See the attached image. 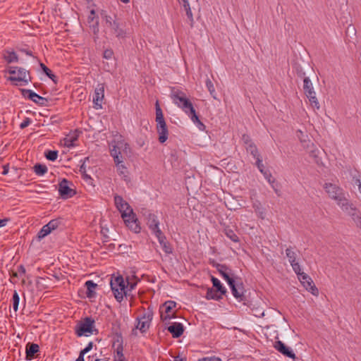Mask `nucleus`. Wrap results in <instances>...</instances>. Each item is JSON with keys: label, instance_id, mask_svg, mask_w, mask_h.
Wrapping results in <instances>:
<instances>
[{"label": "nucleus", "instance_id": "nucleus-1", "mask_svg": "<svg viewBox=\"0 0 361 361\" xmlns=\"http://www.w3.org/2000/svg\"><path fill=\"white\" fill-rule=\"evenodd\" d=\"M117 208L126 226L135 233H139L141 231V228L136 217V214L133 212V209L130 204H117Z\"/></svg>", "mask_w": 361, "mask_h": 361}, {"label": "nucleus", "instance_id": "nucleus-2", "mask_svg": "<svg viewBox=\"0 0 361 361\" xmlns=\"http://www.w3.org/2000/svg\"><path fill=\"white\" fill-rule=\"evenodd\" d=\"M101 16L104 20V31L106 35H114L116 37L121 38L126 36V32L117 19L108 16L106 11H102Z\"/></svg>", "mask_w": 361, "mask_h": 361}, {"label": "nucleus", "instance_id": "nucleus-3", "mask_svg": "<svg viewBox=\"0 0 361 361\" xmlns=\"http://www.w3.org/2000/svg\"><path fill=\"white\" fill-rule=\"evenodd\" d=\"M128 144L121 137L111 142L110 145V154L114 159V164H120L124 161L128 154Z\"/></svg>", "mask_w": 361, "mask_h": 361}, {"label": "nucleus", "instance_id": "nucleus-4", "mask_svg": "<svg viewBox=\"0 0 361 361\" xmlns=\"http://www.w3.org/2000/svg\"><path fill=\"white\" fill-rule=\"evenodd\" d=\"M110 286L114 298L118 302L123 300L127 295L128 286L126 282L121 276H114L111 279Z\"/></svg>", "mask_w": 361, "mask_h": 361}, {"label": "nucleus", "instance_id": "nucleus-5", "mask_svg": "<svg viewBox=\"0 0 361 361\" xmlns=\"http://www.w3.org/2000/svg\"><path fill=\"white\" fill-rule=\"evenodd\" d=\"M155 107L157 130L159 134V141L161 143H164L168 139L169 130L164 118L162 110L159 106L158 101L156 102Z\"/></svg>", "mask_w": 361, "mask_h": 361}, {"label": "nucleus", "instance_id": "nucleus-6", "mask_svg": "<svg viewBox=\"0 0 361 361\" xmlns=\"http://www.w3.org/2000/svg\"><path fill=\"white\" fill-rule=\"evenodd\" d=\"M145 215V219L147 221V224L148 225L149 229L152 231V233L155 235L157 238L159 243H164V240L165 236L162 233L159 227V221L157 216L152 213H147Z\"/></svg>", "mask_w": 361, "mask_h": 361}, {"label": "nucleus", "instance_id": "nucleus-7", "mask_svg": "<svg viewBox=\"0 0 361 361\" xmlns=\"http://www.w3.org/2000/svg\"><path fill=\"white\" fill-rule=\"evenodd\" d=\"M176 303L174 301L169 300L165 302L159 308L160 317L162 322H169L175 317V307Z\"/></svg>", "mask_w": 361, "mask_h": 361}, {"label": "nucleus", "instance_id": "nucleus-8", "mask_svg": "<svg viewBox=\"0 0 361 361\" xmlns=\"http://www.w3.org/2000/svg\"><path fill=\"white\" fill-rule=\"evenodd\" d=\"M186 114L189 116L192 121L197 124L200 129L204 127V124L200 121L196 111L193 107L192 102L188 99H185L179 106Z\"/></svg>", "mask_w": 361, "mask_h": 361}, {"label": "nucleus", "instance_id": "nucleus-9", "mask_svg": "<svg viewBox=\"0 0 361 361\" xmlns=\"http://www.w3.org/2000/svg\"><path fill=\"white\" fill-rule=\"evenodd\" d=\"M296 274L298 275V279L303 287L313 295L317 296L319 290L315 286L312 279L307 274L302 271V270L299 271V274Z\"/></svg>", "mask_w": 361, "mask_h": 361}, {"label": "nucleus", "instance_id": "nucleus-10", "mask_svg": "<svg viewBox=\"0 0 361 361\" xmlns=\"http://www.w3.org/2000/svg\"><path fill=\"white\" fill-rule=\"evenodd\" d=\"M8 72L11 75L9 78L11 81L23 82L27 83L28 82V74L27 71L22 68L18 67H9Z\"/></svg>", "mask_w": 361, "mask_h": 361}, {"label": "nucleus", "instance_id": "nucleus-11", "mask_svg": "<svg viewBox=\"0 0 361 361\" xmlns=\"http://www.w3.org/2000/svg\"><path fill=\"white\" fill-rule=\"evenodd\" d=\"M94 321L90 318H86L80 323L76 329V334L78 336H89L92 334L94 331Z\"/></svg>", "mask_w": 361, "mask_h": 361}, {"label": "nucleus", "instance_id": "nucleus-12", "mask_svg": "<svg viewBox=\"0 0 361 361\" xmlns=\"http://www.w3.org/2000/svg\"><path fill=\"white\" fill-rule=\"evenodd\" d=\"M325 190L329 196L334 200L341 202L345 199L343 190L335 184L326 183Z\"/></svg>", "mask_w": 361, "mask_h": 361}, {"label": "nucleus", "instance_id": "nucleus-13", "mask_svg": "<svg viewBox=\"0 0 361 361\" xmlns=\"http://www.w3.org/2000/svg\"><path fill=\"white\" fill-rule=\"evenodd\" d=\"M152 319V312L148 310L140 317L137 318L136 328L141 332H145L149 328Z\"/></svg>", "mask_w": 361, "mask_h": 361}, {"label": "nucleus", "instance_id": "nucleus-14", "mask_svg": "<svg viewBox=\"0 0 361 361\" xmlns=\"http://www.w3.org/2000/svg\"><path fill=\"white\" fill-rule=\"evenodd\" d=\"M286 255L294 272L299 274V271H300L302 269L300 264L297 262L298 255L296 252L291 247H289L286 250Z\"/></svg>", "mask_w": 361, "mask_h": 361}, {"label": "nucleus", "instance_id": "nucleus-15", "mask_svg": "<svg viewBox=\"0 0 361 361\" xmlns=\"http://www.w3.org/2000/svg\"><path fill=\"white\" fill-rule=\"evenodd\" d=\"M343 210L350 216L355 225L361 230V214L355 208L353 207V204H344Z\"/></svg>", "mask_w": 361, "mask_h": 361}, {"label": "nucleus", "instance_id": "nucleus-16", "mask_svg": "<svg viewBox=\"0 0 361 361\" xmlns=\"http://www.w3.org/2000/svg\"><path fill=\"white\" fill-rule=\"evenodd\" d=\"M104 98V84H99L94 90V94L93 97V102L95 105V109H102V101Z\"/></svg>", "mask_w": 361, "mask_h": 361}, {"label": "nucleus", "instance_id": "nucleus-17", "mask_svg": "<svg viewBox=\"0 0 361 361\" xmlns=\"http://www.w3.org/2000/svg\"><path fill=\"white\" fill-rule=\"evenodd\" d=\"M59 191L63 199L73 197L75 192L68 186V182L63 179L59 185Z\"/></svg>", "mask_w": 361, "mask_h": 361}, {"label": "nucleus", "instance_id": "nucleus-18", "mask_svg": "<svg viewBox=\"0 0 361 361\" xmlns=\"http://www.w3.org/2000/svg\"><path fill=\"white\" fill-rule=\"evenodd\" d=\"M23 94L25 97H28L35 103L44 106L46 104L47 99L44 98L30 90H23Z\"/></svg>", "mask_w": 361, "mask_h": 361}, {"label": "nucleus", "instance_id": "nucleus-19", "mask_svg": "<svg viewBox=\"0 0 361 361\" xmlns=\"http://www.w3.org/2000/svg\"><path fill=\"white\" fill-rule=\"evenodd\" d=\"M217 269L228 285H231V283L235 281L231 269H229L227 267L219 264L217 266Z\"/></svg>", "mask_w": 361, "mask_h": 361}, {"label": "nucleus", "instance_id": "nucleus-20", "mask_svg": "<svg viewBox=\"0 0 361 361\" xmlns=\"http://www.w3.org/2000/svg\"><path fill=\"white\" fill-rule=\"evenodd\" d=\"M171 98L173 100V102L178 107L183 102H185V99H188L183 92L175 89H173L171 91Z\"/></svg>", "mask_w": 361, "mask_h": 361}, {"label": "nucleus", "instance_id": "nucleus-21", "mask_svg": "<svg viewBox=\"0 0 361 361\" xmlns=\"http://www.w3.org/2000/svg\"><path fill=\"white\" fill-rule=\"evenodd\" d=\"M256 165L259 171L264 175V178L271 185L272 188H275L274 185L275 183V178H273L269 171L264 169L262 159H258V161H256Z\"/></svg>", "mask_w": 361, "mask_h": 361}, {"label": "nucleus", "instance_id": "nucleus-22", "mask_svg": "<svg viewBox=\"0 0 361 361\" xmlns=\"http://www.w3.org/2000/svg\"><path fill=\"white\" fill-rule=\"evenodd\" d=\"M274 347L275 348L276 350H277L279 352H280L283 355H284L288 357H290V358L295 357V354L293 353V352L292 350H290L289 349V348L286 346V345L282 341H276L274 345Z\"/></svg>", "mask_w": 361, "mask_h": 361}, {"label": "nucleus", "instance_id": "nucleus-23", "mask_svg": "<svg viewBox=\"0 0 361 361\" xmlns=\"http://www.w3.org/2000/svg\"><path fill=\"white\" fill-rule=\"evenodd\" d=\"M167 330L172 334L173 338H178L183 334L184 328L182 324L174 322L167 327Z\"/></svg>", "mask_w": 361, "mask_h": 361}, {"label": "nucleus", "instance_id": "nucleus-24", "mask_svg": "<svg viewBox=\"0 0 361 361\" xmlns=\"http://www.w3.org/2000/svg\"><path fill=\"white\" fill-rule=\"evenodd\" d=\"M230 288H231L232 294L233 296L240 300H242L243 298V288L239 285H236L235 283V281L231 283V285H229Z\"/></svg>", "mask_w": 361, "mask_h": 361}, {"label": "nucleus", "instance_id": "nucleus-25", "mask_svg": "<svg viewBox=\"0 0 361 361\" xmlns=\"http://www.w3.org/2000/svg\"><path fill=\"white\" fill-rule=\"evenodd\" d=\"M85 287L87 288V297L88 298H92L96 295V288L97 285L94 283L92 281H87L85 282Z\"/></svg>", "mask_w": 361, "mask_h": 361}, {"label": "nucleus", "instance_id": "nucleus-26", "mask_svg": "<svg viewBox=\"0 0 361 361\" xmlns=\"http://www.w3.org/2000/svg\"><path fill=\"white\" fill-rule=\"evenodd\" d=\"M303 90L306 96L315 93L313 85L308 77H305L303 80Z\"/></svg>", "mask_w": 361, "mask_h": 361}, {"label": "nucleus", "instance_id": "nucleus-27", "mask_svg": "<svg viewBox=\"0 0 361 361\" xmlns=\"http://www.w3.org/2000/svg\"><path fill=\"white\" fill-rule=\"evenodd\" d=\"M4 59L8 63L18 62V57L16 52L6 50L4 52Z\"/></svg>", "mask_w": 361, "mask_h": 361}, {"label": "nucleus", "instance_id": "nucleus-28", "mask_svg": "<svg viewBox=\"0 0 361 361\" xmlns=\"http://www.w3.org/2000/svg\"><path fill=\"white\" fill-rule=\"evenodd\" d=\"M305 147H306L307 149H309L310 156L313 157L314 159L315 162L318 163V150L315 148L313 143H311L310 142H308V143L306 145H304Z\"/></svg>", "mask_w": 361, "mask_h": 361}, {"label": "nucleus", "instance_id": "nucleus-29", "mask_svg": "<svg viewBox=\"0 0 361 361\" xmlns=\"http://www.w3.org/2000/svg\"><path fill=\"white\" fill-rule=\"evenodd\" d=\"M223 295H220L219 291L217 290H214L212 288H209L207 292L206 298L208 300H219L221 298Z\"/></svg>", "mask_w": 361, "mask_h": 361}, {"label": "nucleus", "instance_id": "nucleus-30", "mask_svg": "<svg viewBox=\"0 0 361 361\" xmlns=\"http://www.w3.org/2000/svg\"><path fill=\"white\" fill-rule=\"evenodd\" d=\"M306 97L308 98L311 106L314 110H319L320 109L319 102L316 97V92L313 93L312 94H309Z\"/></svg>", "mask_w": 361, "mask_h": 361}, {"label": "nucleus", "instance_id": "nucleus-31", "mask_svg": "<svg viewBox=\"0 0 361 361\" xmlns=\"http://www.w3.org/2000/svg\"><path fill=\"white\" fill-rule=\"evenodd\" d=\"M212 281L213 283V286L216 288V290L219 291L220 295H224L226 293V288L222 286L221 283L218 279L212 276Z\"/></svg>", "mask_w": 361, "mask_h": 361}, {"label": "nucleus", "instance_id": "nucleus-32", "mask_svg": "<svg viewBox=\"0 0 361 361\" xmlns=\"http://www.w3.org/2000/svg\"><path fill=\"white\" fill-rule=\"evenodd\" d=\"M115 166L118 174L123 176V177L126 179V178L128 176V171L127 167L124 164V161L120 164L115 163Z\"/></svg>", "mask_w": 361, "mask_h": 361}, {"label": "nucleus", "instance_id": "nucleus-33", "mask_svg": "<svg viewBox=\"0 0 361 361\" xmlns=\"http://www.w3.org/2000/svg\"><path fill=\"white\" fill-rule=\"evenodd\" d=\"M246 150L250 152L255 159H256V161H258V159H261L258 149L256 145L252 142L250 144V145L245 146Z\"/></svg>", "mask_w": 361, "mask_h": 361}, {"label": "nucleus", "instance_id": "nucleus-34", "mask_svg": "<svg viewBox=\"0 0 361 361\" xmlns=\"http://www.w3.org/2000/svg\"><path fill=\"white\" fill-rule=\"evenodd\" d=\"M123 346L121 344H118L116 350V353L114 355V361H126L123 354Z\"/></svg>", "mask_w": 361, "mask_h": 361}, {"label": "nucleus", "instance_id": "nucleus-35", "mask_svg": "<svg viewBox=\"0 0 361 361\" xmlns=\"http://www.w3.org/2000/svg\"><path fill=\"white\" fill-rule=\"evenodd\" d=\"M183 7H184V9L186 13V16H188V18L189 19V20L190 22V25H192V24L194 23V20H193V16H192V13L190 7L189 2L188 0H183Z\"/></svg>", "mask_w": 361, "mask_h": 361}, {"label": "nucleus", "instance_id": "nucleus-36", "mask_svg": "<svg viewBox=\"0 0 361 361\" xmlns=\"http://www.w3.org/2000/svg\"><path fill=\"white\" fill-rule=\"evenodd\" d=\"M78 135H68L63 139V145L67 147H71L74 146V142L77 140Z\"/></svg>", "mask_w": 361, "mask_h": 361}, {"label": "nucleus", "instance_id": "nucleus-37", "mask_svg": "<svg viewBox=\"0 0 361 361\" xmlns=\"http://www.w3.org/2000/svg\"><path fill=\"white\" fill-rule=\"evenodd\" d=\"M34 171L38 176H43L47 171V167L44 164H37L34 166Z\"/></svg>", "mask_w": 361, "mask_h": 361}, {"label": "nucleus", "instance_id": "nucleus-38", "mask_svg": "<svg viewBox=\"0 0 361 361\" xmlns=\"http://www.w3.org/2000/svg\"><path fill=\"white\" fill-rule=\"evenodd\" d=\"M51 231H52L51 230L50 227L47 224L41 228V230L38 233V238H43L46 237L47 235H49Z\"/></svg>", "mask_w": 361, "mask_h": 361}, {"label": "nucleus", "instance_id": "nucleus-39", "mask_svg": "<svg viewBox=\"0 0 361 361\" xmlns=\"http://www.w3.org/2000/svg\"><path fill=\"white\" fill-rule=\"evenodd\" d=\"M39 350V346L37 344H31L29 347L26 348L27 355L29 357H32Z\"/></svg>", "mask_w": 361, "mask_h": 361}, {"label": "nucleus", "instance_id": "nucleus-40", "mask_svg": "<svg viewBox=\"0 0 361 361\" xmlns=\"http://www.w3.org/2000/svg\"><path fill=\"white\" fill-rule=\"evenodd\" d=\"M225 234L228 238H229L232 241L236 243L238 242L239 238L238 235L235 233V232L229 228L225 229Z\"/></svg>", "mask_w": 361, "mask_h": 361}, {"label": "nucleus", "instance_id": "nucleus-41", "mask_svg": "<svg viewBox=\"0 0 361 361\" xmlns=\"http://www.w3.org/2000/svg\"><path fill=\"white\" fill-rule=\"evenodd\" d=\"M12 300H13V308L15 312H17L18 309L20 298L16 291H14Z\"/></svg>", "mask_w": 361, "mask_h": 361}, {"label": "nucleus", "instance_id": "nucleus-42", "mask_svg": "<svg viewBox=\"0 0 361 361\" xmlns=\"http://www.w3.org/2000/svg\"><path fill=\"white\" fill-rule=\"evenodd\" d=\"M45 157L50 161H55L58 157V152L49 150L45 154Z\"/></svg>", "mask_w": 361, "mask_h": 361}, {"label": "nucleus", "instance_id": "nucleus-43", "mask_svg": "<svg viewBox=\"0 0 361 361\" xmlns=\"http://www.w3.org/2000/svg\"><path fill=\"white\" fill-rule=\"evenodd\" d=\"M40 66L44 73L51 80H54L55 75L51 73V70L48 68L44 64L40 63Z\"/></svg>", "mask_w": 361, "mask_h": 361}, {"label": "nucleus", "instance_id": "nucleus-44", "mask_svg": "<svg viewBox=\"0 0 361 361\" xmlns=\"http://www.w3.org/2000/svg\"><path fill=\"white\" fill-rule=\"evenodd\" d=\"M47 224L50 227L51 231H54L59 227L60 224V221L59 219H53L50 221Z\"/></svg>", "mask_w": 361, "mask_h": 361}, {"label": "nucleus", "instance_id": "nucleus-45", "mask_svg": "<svg viewBox=\"0 0 361 361\" xmlns=\"http://www.w3.org/2000/svg\"><path fill=\"white\" fill-rule=\"evenodd\" d=\"M296 135L298 137V139L300 140V142L303 144V146L305 145V144L307 142V140L305 138V136L304 135V133L302 130H298L296 132Z\"/></svg>", "mask_w": 361, "mask_h": 361}, {"label": "nucleus", "instance_id": "nucleus-46", "mask_svg": "<svg viewBox=\"0 0 361 361\" xmlns=\"http://www.w3.org/2000/svg\"><path fill=\"white\" fill-rule=\"evenodd\" d=\"M197 361H222L219 357L210 356L199 359Z\"/></svg>", "mask_w": 361, "mask_h": 361}, {"label": "nucleus", "instance_id": "nucleus-47", "mask_svg": "<svg viewBox=\"0 0 361 361\" xmlns=\"http://www.w3.org/2000/svg\"><path fill=\"white\" fill-rule=\"evenodd\" d=\"M206 86H207L208 90L209 91L210 94H213V93H214V92H215V89H214L213 82L209 79L207 80Z\"/></svg>", "mask_w": 361, "mask_h": 361}, {"label": "nucleus", "instance_id": "nucleus-48", "mask_svg": "<svg viewBox=\"0 0 361 361\" xmlns=\"http://www.w3.org/2000/svg\"><path fill=\"white\" fill-rule=\"evenodd\" d=\"M114 55V52L111 49H106L104 51L103 56L106 59H112Z\"/></svg>", "mask_w": 361, "mask_h": 361}, {"label": "nucleus", "instance_id": "nucleus-49", "mask_svg": "<svg viewBox=\"0 0 361 361\" xmlns=\"http://www.w3.org/2000/svg\"><path fill=\"white\" fill-rule=\"evenodd\" d=\"M242 140H243V143L245 145V146L250 145V144L252 143L250 137L247 135H245V134L243 135Z\"/></svg>", "mask_w": 361, "mask_h": 361}, {"label": "nucleus", "instance_id": "nucleus-50", "mask_svg": "<svg viewBox=\"0 0 361 361\" xmlns=\"http://www.w3.org/2000/svg\"><path fill=\"white\" fill-rule=\"evenodd\" d=\"M18 274H19V277L20 278H22L23 276H25V267L23 266V265H20L17 267V271H16Z\"/></svg>", "mask_w": 361, "mask_h": 361}, {"label": "nucleus", "instance_id": "nucleus-51", "mask_svg": "<svg viewBox=\"0 0 361 361\" xmlns=\"http://www.w3.org/2000/svg\"><path fill=\"white\" fill-rule=\"evenodd\" d=\"M126 282V286H128V291L134 289L137 285L136 281H135V282L130 281H128V279Z\"/></svg>", "mask_w": 361, "mask_h": 361}, {"label": "nucleus", "instance_id": "nucleus-52", "mask_svg": "<svg viewBox=\"0 0 361 361\" xmlns=\"http://www.w3.org/2000/svg\"><path fill=\"white\" fill-rule=\"evenodd\" d=\"M92 348V343H89L88 345L83 349L80 351L81 354H84L85 355L86 353H87L90 350H91V349Z\"/></svg>", "mask_w": 361, "mask_h": 361}, {"label": "nucleus", "instance_id": "nucleus-53", "mask_svg": "<svg viewBox=\"0 0 361 361\" xmlns=\"http://www.w3.org/2000/svg\"><path fill=\"white\" fill-rule=\"evenodd\" d=\"M160 244L162 245L163 249L164 250V251L166 253H171V248L169 245H166V243L165 242V239L164 240V243H160Z\"/></svg>", "mask_w": 361, "mask_h": 361}, {"label": "nucleus", "instance_id": "nucleus-54", "mask_svg": "<svg viewBox=\"0 0 361 361\" xmlns=\"http://www.w3.org/2000/svg\"><path fill=\"white\" fill-rule=\"evenodd\" d=\"M30 121L29 118L24 120L20 125V128L23 129L29 126Z\"/></svg>", "mask_w": 361, "mask_h": 361}, {"label": "nucleus", "instance_id": "nucleus-55", "mask_svg": "<svg viewBox=\"0 0 361 361\" xmlns=\"http://www.w3.org/2000/svg\"><path fill=\"white\" fill-rule=\"evenodd\" d=\"M8 221H9V219L7 218L0 219V228L5 226Z\"/></svg>", "mask_w": 361, "mask_h": 361}, {"label": "nucleus", "instance_id": "nucleus-56", "mask_svg": "<svg viewBox=\"0 0 361 361\" xmlns=\"http://www.w3.org/2000/svg\"><path fill=\"white\" fill-rule=\"evenodd\" d=\"M94 14H95V11H94V10H92V11H90V15L88 16V21H89L90 23L94 20Z\"/></svg>", "mask_w": 361, "mask_h": 361}, {"label": "nucleus", "instance_id": "nucleus-57", "mask_svg": "<svg viewBox=\"0 0 361 361\" xmlns=\"http://www.w3.org/2000/svg\"><path fill=\"white\" fill-rule=\"evenodd\" d=\"M114 203H122L123 199L121 196L116 195L114 197Z\"/></svg>", "mask_w": 361, "mask_h": 361}, {"label": "nucleus", "instance_id": "nucleus-58", "mask_svg": "<svg viewBox=\"0 0 361 361\" xmlns=\"http://www.w3.org/2000/svg\"><path fill=\"white\" fill-rule=\"evenodd\" d=\"M84 354H81V353H80V355L78 357V359L76 360V361H85L84 360Z\"/></svg>", "mask_w": 361, "mask_h": 361}, {"label": "nucleus", "instance_id": "nucleus-59", "mask_svg": "<svg viewBox=\"0 0 361 361\" xmlns=\"http://www.w3.org/2000/svg\"><path fill=\"white\" fill-rule=\"evenodd\" d=\"M92 361H108L107 358L103 357V358H95L94 360H92Z\"/></svg>", "mask_w": 361, "mask_h": 361}, {"label": "nucleus", "instance_id": "nucleus-60", "mask_svg": "<svg viewBox=\"0 0 361 361\" xmlns=\"http://www.w3.org/2000/svg\"><path fill=\"white\" fill-rule=\"evenodd\" d=\"M174 361H186V360L184 358H182L180 357H175Z\"/></svg>", "mask_w": 361, "mask_h": 361}, {"label": "nucleus", "instance_id": "nucleus-61", "mask_svg": "<svg viewBox=\"0 0 361 361\" xmlns=\"http://www.w3.org/2000/svg\"><path fill=\"white\" fill-rule=\"evenodd\" d=\"M99 30V28H98V22H96V26L94 28V34H96Z\"/></svg>", "mask_w": 361, "mask_h": 361}, {"label": "nucleus", "instance_id": "nucleus-62", "mask_svg": "<svg viewBox=\"0 0 361 361\" xmlns=\"http://www.w3.org/2000/svg\"><path fill=\"white\" fill-rule=\"evenodd\" d=\"M12 276H13V277H19V274H18L17 271L13 272V273L12 274Z\"/></svg>", "mask_w": 361, "mask_h": 361}, {"label": "nucleus", "instance_id": "nucleus-63", "mask_svg": "<svg viewBox=\"0 0 361 361\" xmlns=\"http://www.w3.org/2000/svg\"><path fill=\"white\" fill-rule=\"evenodd\" d=\"M80 171L85 172V163L81 166Z\"/></svg>", "mask_w": 361, "mask_h": 361}, {"label": "nucleus", "instance_id": "nucleus-64", "mask_svg": "<svg viewBox=\"0 0 361 361\" xmlns=\"http://www.w3.org/2000/svg\"><path fill=\"white\" fill-rule=\"evenodd\" d=\"M8 173V170L4 169L3 174H6Z\"/></svg>", "mask_w": 361, "mask_h": 361}]
</instances>
